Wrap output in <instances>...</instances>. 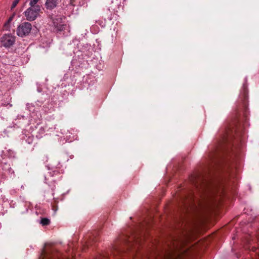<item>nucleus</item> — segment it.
<instances>
[{
	"label": "nucleus",
	"instance_id": "nucleus-1",
	"mask_svg": "<svg viewBox=\"0 0 259 259\" xmlns=\"http://www.w3.org/2000/svg\"><path fill=\"white\" fill-rule=\"evenodd\" d=\"M40 7L39 5L30 6L24 12V15L28 21L35 20L39 16L40 12Z\"/></svg>",
	"mask_w": 259,
	"mask_h": 259
},
{
	"label": "nucleus",
	"instance_id": "nucleus-2",
	"mask_svg": "<svg viewBox=\"0 0 259 259\" xmlns=\"http://www.w3.org/2000/svg\"><path fill=\"white\" fill-rule=\"evenodd\" d=\"M32 28L31 24L29 22H24L20 24L17 29V34L21 37L28 35Z\"/></svg>",
	"mask_w": 259,
	"mask_h": 259
},
{
	"label": "nucleus",
	"instance_id": "nucleus-3",
	"mask_svg": "<svg viewBox=\"0 0 259 259\" xmlns=\"http://www.w3.org/2000/svg\"><path fill=\"white\" fill-rule=\"evenodd\" d=\"M52 22L56 31H60L64 29L65 25L64 24L63 18L61 16H56L53 18Z\"/></svg>",
	"mask_w": 259,
	"mask_h": 259
},
{
	"label": "nucleus",
	"instance_id": "nucleus-4",
	"mask_svg": "<svg viewBox=\"0 0 259 259\" xmlns=\"http://www.w3.org/2000/svg\"><path fill=\"white\" fill-rule=\"evenodd\" d=\"M3 45L6 47L12 46L15 41V37L11 34H5L1 38Z\"/></svg>",
	"mask_w": 259,
	"mask_h": 259
},
{
	"label": "nucleus",
	"instance_id": "nucleus-5",
	"mask_svg": "<svg viewBox=\"0 0 259 259\" xmlns=\"http://www.w3.org/2000/svg\"><path fill=\"white\" fill-rule=\"evenodd\" d=\"M58 0H47L45 6L47 9L52 10L57 6Z\"/></svg>",
	"mask_w": 259,
	"mask_h": 259
},
{
	"label": "nucleus",
	"instance_id": "nucleus-6",
	"mask_svg": "<svg viewBox=\"0 0 259 259\" xmlns=\"http://www.w3.org/2000/svg\"><path fill=\"white\" fill-rule=\"evenodd\" d=\"M40 223L42 226H47V225H48L50 224V220L48 218H42L40 220Z\"/></svg>",
	"mask_w": 259,
	"mask_h": 259
},
{
	"label": "nucleus",
	"instance_id": "nucleus-7",
	"mask_svg": "<svg viewBox=\"0 0 259 259\" xmlns=\"http://www.w3.org/2000/svg\"><path fill=\"white\" fill-rule=\"evenodd\" d=\"M120 3L119 0H115L114 2H113L112 3H115L117 6V8L114 7L113 6L111 7V8L115 11L117 12L118 10L119 9V7H121V5H119Z\"/></svg>",
	"mask_w": 259,
	"mask_h": 259
},
{
	"label": "nucleus",
	"instance_id": "nucleus-8",
	"mask_svg": "<svg viewBox=\"0 0 259 259\" xmlns=\"http://www.w3.org/2000/svg\"><path fill=\"white\" fill-rule=\"evenodd\" d=\"M39 0H30L29 3L30 6H36V4Z\"/></svg>",
	"mask_w": 259,
	"mask_h": 259
},
{
	"label": "nucleus",
	"instance_id": "nucleus-9",
	"mask_svg": "<svg viewBox=\"0 0 259 259\" xmlns=\"http://www.w3.org/2000/svg\"><path fill=\"white\" fill-rule=\"evenodd\" d=\"M19 1H20V0H14V1L13 2V4H12V5L11 7V9H13L14 8H15L16 7V6L17 5V4H18V3L19 2Z\"/></svg>",
	"mask_w": 259,
	"mask_h": 259
},
{
	"label": "nucleus",
	"instance_id": "nucleus-10",
	"mask_svg": "<svg viewBox=\"0 0 259 259\" xmlns=\"http://www.w3.org/2000/svg\"><path fill=\"white\" fill-rule=\"evenodd\" d=\"M45 253H45V251L44 250L43 252H42L41 256L39 257V259H44V256H45Z\"/></svg>",
	"mask_w": 259,
	"mask_h": 259
},
{
	"label": "nucleus",
	"instance_id": "nucleus-11",
	"mask_svg": "<svg viewBox=\"0 0 259 259\" xmlns=\"http://www.w3.org/2000/svg\"><path fill=\"white\" fill-rule=\"evenodd\" d=\"M28 143L29 144H31L32 142V138H31V137H29L28 139Z\"/></svg>",
	"mask_w": 259,
	"mask_h": 259
},
{
	"label": "nucleus",
	"instance_id": "nucleus-12",
	"mask_svg": "<svg viewBox=\"0 0 259 259\" xmlns=\"http://www.w3.org/2000/svg\"><path fill=\"white\" fill-rule=\"evenodd\" d=\"M195 185H196V186L197 187H198V185H197V184L196 183H195Z\"/></svg>",
	"mask_w": 259,
	"mask_h": 259
}]
</instances>
